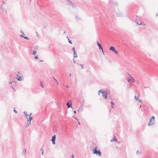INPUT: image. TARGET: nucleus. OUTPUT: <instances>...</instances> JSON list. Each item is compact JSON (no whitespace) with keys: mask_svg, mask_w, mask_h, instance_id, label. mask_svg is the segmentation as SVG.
I'll return each mask as SVG.
<instances>
[{"mask_svg":"<svg viewBox=\"0 0 158 158\" xmlns=\"http://www.w3.org/2000/svg\"><path fill=\"white\" fill-rule=\"evenodd\" d=\"M97 147H95L93 150L92 154H96L97 155L100 156L101 155V152L99 150L97 149Z\"/></svg>","mask_w":158,"mask_h":158,"instance_id":"nucleus-1","label":"nucleus"},{"mask_svg":"<svg viewBox=\"0 0 158 158\" xmlns=\"http://www.w3.org/2000/svg\"><path fill=\"white\" fill-rule=\"evenodd\" d=\"M155 122V117L153 116H152L150 119L149 122L148 123V125L151 126L154 124Z\"/></svg>","mask_w":158,"mask_h":158,"instance_id":"nucleus-2","label":"nucleus"},{"mask_svg":"<svg viewBox=\"0 0 158 158\" xmlns=\"http://www.w3.org/2000/svg\"><path fill=\"white\" fill-rule=\"evenodd\" d=\"M110 50L112 51L116 54H118V51L115 49V48L113 46H111V47H110Z\"/></svg>","mask_w":158,"mask_h":158,"instance_id":"nucleus-3","label":"nucleus"},{"mask_svg":"<svg viewBox=\"0 0 158 158\" xmlns=\"http://www.w3.org/2000/svg\"><path fill=\"white\" fill-rule=\"evenodd\" d=\"M56 139V135H53L52 137V138L51 140L52 141V143L53 145H55L56 144L55 140Z\"/></svg>","mask_w":158,"mask_h":158,"instance_id":"nucleus-4","label":"nucleus"},{"mask_svg":"<svg viewBox=\"0 0 158 158\" xmlns=\"http://www.w3.org/2000/svg\"><path fill=\"white\" fill-rule=\"evenodd\" d=\"M115 5L116 6H118V4L117 3L116 1L113 2L112 1H110L109 3V5L110 6H112L113 5Z\"/></svg>","mask_w":158,"mask_h":158,"instance_id":"nucleus-5","label":"nucleus"},{"mask_svg":"<svg viewBox=\"0 0 158 158\" xmlns=\"http://www.w3.org/2000/svg\"><path fill=\"white\" fill-rule=\"evenodd\" d=\"M102 96L104 97V99H106L107 98V93H106L105 91H104V93H102Z\"/></svg>","mask_w":158,"mask_h":158,"instance_id":"nucleus-6","label":"nucleus"},{"mask_svg":"<svg viewBox=\"0 0 158 158\" xmlns=\"http://www.w3.org/2000/svg\"><path fill=\"white\" fill-rule=\"evenodd\" d=\"M127 82L130 83L134 82V79L133 77H131L130 79H128L127 80Z\"/></svg>","mask_w":158,"mask_h":158,"instance_id":"nucleus-7","label":"nucleus"},{"mask_svg":"<svg viewBox=\"0 0 158 158\" xmlns=\"http://www.w3.org/2000/svg\"><path fill=\"white\" fill-rule=\"evenodd\" d=\"M20 74L21 75V76H19L18 75H17V77H18L17 78V80L19 81H21L22 80V76L21 74Z\"/></svg>","mask_w":158,"mask_h":158,"instance_id":"nucleus-8","label":"nucleus"},{"mask_svg":"<svg viewBox=\"0 0 158 158\" xmlns=\"http://www.w3.org/2000/svg\"><path fill=\"white\" fill-rule=\"evenodd\" d=\"M97 44L98 46V48L100 49H102V48L101 45L99 44V41L98 40L97 41Z\"/></svg>","mask_w":158,"mask_h":158,"instance_id":"nucleus-9","label":"nucleus"},{"mask_svg":"<svg viewBox=\"0 0 158 158\" xmlns=\"http://www.w3.org/2000/svg\"><path fill=\"white\" fill-rule=\"evenodd\" d=\"M117 15L118 16L121 17L122 16L123 14L122 12H119L117 14Z\"/></svg>","mask_w":158,"mask_h":158,"instance_id":"nucleus-10","label":"nucleus"},{"mask_svg":"<svg viewBox=\"0 0 158 158\" xmlns=\"http://www.w3.org/2000/svg\"><path fill=\"white\" fill-rule=\"evenodd\" d=\"M83 109V105L82 104H81V106L79 107V108L78 109V110L77 111V112H78L80 110H82Z\"/></svg>","mask_w":158,"mask_h":158,"instance_id":"nucleus-11","label":"nucleus"},{"mask_svg":"<svg viewBox=\"0 0 158 158\" xmlns=\"http://www.w3.org/2000/svg\"><path fill=\"white\" fill-rule=\"evenodd\" d=\"M32 119V118L31 116H29V117L27 119V122H29L31 121Z\"/></svg>","mask_w":158,"mask_h":158,"instance_id":"nucleus-12","label":"nucleus"},{"mask_svg":"<svg viewBox=\"0 0 158 158\" xmlns=\"http://www.w3.org/2000/svg\"><path fill=\"white\" fill-rule=\"evenodd\" d=\"M66 105L68 108H69L70 107L73 108L71 104H70L68 103H67Z\"/></svg>","mask_w":158,"mask_h":158,"instance_id":"nucleus-13","label":"nucleus"},{"mask_svg":"<svg viewBox=\"0 0 158 158\" xmlns=\"http://www.w3.org/2000/svg\"><path fill=\"white\" fill-rule=\"evenodd\" d=\"M23 113L25 115H26V116L25 117V118H27L28 116V115L27 114V113L25 111H24L23 112Z\"/></svg>","mask_w":158,"mask_h":158,"instance_id":"nucleus-14","label":"nucleus"},{"mask_svg":"<svg viewBox=\"0 0 158 158\" xmlns=\"http://www.w3.org/2000/svg\"><path fill=\"white\" fill-rule=\"evenodd\" d=\"M104 93V91H103L102 89L99 90L98 91V95H100V93H102H102Z\"/></svg>","mask_w":158,"mask_h":158,"instance_id":"nucleus-15","label":"nucleus"},{"mask_svg":"<svg viewBox=\"0 0 158 158\" xmlns=\"http://www.w3.org/2000/svg\"><path fill=\"white\" fill-rule=\"evenodd\" d=\"M53 79H54V80L56 82L57 85H58L59 84V83L57 80L54 77H53Z\"/></svg>","mask_w":158,"mask_h":158,"instance_id":"nucleus-16","label":"nucleus"},{"mask_svg":"<svg viewBox=\"0 0 158 158\" xmlns=\"http://www.w3.org/2000/svg\"><path fill=\"white\" fill-rule=\"evenodd\" d=\"M66 1L67 3L69 5H70L72 3V2H71L70 0H67Z\"/></svg>","mask_w":158,"mask_h":158,"instance_id":"nucleus-17","label":"nucleus"},{"mask_svg":"<svg viewBox=\"0 0 158 158\" xmlns=\"http://www.w3.org/2000/svg\"><path fill=\"white\" fill-rule=\"evenodd\" d=\"M114 138H113L112 139L110 140V141L113 142L115 140H117L115 136H114Z\"/></svg>","mask_w":158,"mask_h":158,"instance_id":"nucleus-18","label":"nucleus"},{"mask_svg":"<svg viewBox=\"0 0 158 158\" xmlns=\"http://www.w3.org/2000/svg\"><path fill=\"white\" fill-rule=\"evenodd\" d=\"M24 150L22 153V154L23 155H25L26 154V149H24Z\"/></svg>","mask_w":158,"mask_h":158,"instance_id":"nucleus-19","label":"nucleus"},{"mask_svg":"<svg viewBox=\"0 0 158 158\" xmlns=\"http://www.w3.org/2000/svg\"><path fill=\"white\" fill-rule=\"evenodd\" d=\"M39 49V47L37 45H36L35 46V47L34 48V50H38Z\"/></svg>","mask_w":158,"mask_h":158,"instance_id":"nucleus-20","label":"nucleus"},{"mask_svg":"<svg viewBox=\"0 0 158 158\" xmlns=\"http://www.w3.org/2000/svg\"><path fill=\"white\" fill-rule=\"evenodd\" d=\"M75 18L78 20H81V18L80 17H79L77 15L76 16Z\"/></svg>","mask_w":158,"mask_h":158,"instance_id":"nucleus-21","label":"nucleus"},{"mask_svg":"<svg viewBox=\"0 0 158 158\" xmlns=\"http://www.w3.org/2000/svg\"><path fill=\"white\" fill-rule=\"evenodd\" d=\"M110 103L111 105L112 108H113V106L114 105V103L112 101H111L110 102Z\"/></svg>","mask_w":158,"mask_h":158,"instance_id":"nucleus-22","label":"nucleus"},{"mask_svg":"<svg viewBox=\"0 0 158 158\" xmlns=\"http://www.w3.org/2000/svg\"><path fill=\"white\" fill-rule=\"evenodd\" d=\"M31 124V122H27V123L26 124L25 126L26 127H27L29 126V125Z\"/></svg>","mask_w":158,"mask_h":158,"instance_id":"nucleus-23","label":"nucleus"},{"mask_svg":"<svg viewBox=\"0 0 158 158\" xmlns=\"http://www.w3.org/2000/svg\"><path fill=\"white\" fill-rule=\"evenodd\" d=\"M73 54H74V57H77V53L76 52H73Z\"/></svg>","mask_w":158,"mask_h":158,"instance_id":"nucleus-24","label":"nucleus"},{"mask_svg":"<svg viewBox=\"0 0 158 158\" xmlns=\"http://www.w3.org/2000/svg\"><path fill=\"white\" fill-rule=\"evenodd\" d=\"M70 5L73 8H76V6H75L74 5L73 2Z\"/></svg>","mask_w":158,"mask_h":158,"instance_id":"nucleus-25","label":"nucleus"},{"mask_svg":"<svg viewBox=\"0 0 158 158\" xmlns=\"http://www.w3.org/2000/svg\"><path fill=\"white\" fill-rule=\"evenodd\" d=\"M105 91V92L106 93H107V95L108 94H110V91L109 90H108V91Z\"/></svg>","mask_w":158,"mask_h":158,"instance_id":"nucleus-26","label":"nucleus"},{"mask_svg":"<svg viewBox=\"0 0 158 158\" xmlns=\"http://www.w3.org/2000/svg\"><path fill=\"white\" fill-rule=\"evenodd\" d=\"M139 95H138V97H136V96H135V99L136 100H138L139 99Z\"/></svg>","mask_w":158,"mask_h":158,"instance_id":"nucleus-27","label":"nucleus"},{"mask_svg":"<svg viewBox=\"0 0 158 158\" xmlns=\"http://www.w3.org/2000/svg\"><path fill=\"white\" fill-rule=\"evenodd\" d=\"M40 84L41 86L42 87L44 88V86L43 85V82L41 81H40Z\"/></svg>","mask_w":158,"mask_h":158,"instance_id":"nucleus-28","label":"nucleus"},{"mask_svg":"<svg viewBox=\"0 0 158 158\" xmlns=\"http://www.w3.org/2000/svg\"><path fill=\"white\" fill-rule=\"evenodd\" d=\"M37 53V51H34L32 53V54L34 55H35L36 54V53Z\"/></svg>","mask_w":158,"mask_h":158,"instance_id":"nucleus-29","label":"nucleus"},{"mask_svg":"<svg viewBox=\"0 0 158 158\" xmlns=\"http://www.w3.org/2000/svg\"><path fill=\"white\" fill-rule=\"evenodd\" d=\"M23 38L26 39V40H29V38L27 37V36H24V37H23Z\"/></svg>","mask_w":158,"mask_h":158,"instance_id":"nucleus-30","label":"nucleus"},{"mask_svg":"<svg viewBox=\"0 0 158 158\" xmlns=\"http://www.w3.org/2000/svg\"><path fill=\"white\" fill-rule=\"evenodd\" d=\"M68 42H69L71 44H72V41L71 40H70L69 38H68Z\"/></svg>","mask_w":158,"mask_h":158,"instance_id":"nucleus-31","label":"nucleus"},{"mask_svg":"<svg viewBox=\"0 0 158 158\" xmlns=\"http://www.w3.org/2000/svg\"><path fill=\"white\" fill-rule=\"evenodd\" d=\"M80 65L81 66V68L82 69H83L84 67H83V64H80Z\"/></svg>","mask_w":158,"mask_h":158,"instance_id":"nucleus-32","label":"nucleus"},{"mask_svg":"<svg viewBox=\"0 0 158 158\" xmlns=\"http://www.w3.org/2000/svg\"><path fill=\"white\" fill-rule=\"evenodd\" d=\"M34 58H35V60L38 59H39L38 56H35L34 57Z\"/></svg>","mask_w":158,"mask_h":158,"instance_id":"nucleus-33","label":"nucleus"},{"mask_svg":"<svg viewBox=\"0 0 158 158\" xmlns=\"http://www.w3.org/2000/svg\"><path fill=\"white\" fill-rule=\"evenodd\" d=\"M141 153V152L140 151H139V150H137L136 152V154H139Z\"/></svg>","mask_w":158,"mask_h":158,"instance_id":"nucleus-34","label":"nucleus"},{"mask_svg":"<svg viewBox=\"0 0 158 158\" xmlns=\"http://www.w3.org/2000/svg\"><path fill=\"white\" fill-rule=\"evenodd\" d=\"M138 102H140V103H142L143 102L142 101V100L141 99H138Z\"/></svg>","mask_w":158,"mask_h":158,"instance_id":"nucleus-35","label":"nucleus"},{"mask_svg":"<svg viewBox=\"0 0 158 158\" xmlns=\"http://www.w3.org/2000/svg\"><path fill=\"white\" fill-rule=\"evenodd\" d=\"M101 49L102 50V52L103 54L104 55H105V53H104V50H103V48H102V49Z\"/></svg>","mask_w":158,"mask_h":158,"instance_id":"nucleus-36","label":"nucleus"},{"mask_svg":"<svg viewBox=\"0 0 158 158\" xmlns=\"http://www.w3.org/2000/svg\"><path fill=\"white\" fill-rule=\"evenodd\" d=\"M72 50L73 51V52H75V48L74 47H73L72 48Z\"/></svg>","mask_w":158,"mask_h":158,"instance_id":"nucleus-37","label":"nucleus"},{"mask_svg":"<svg viewBox=\"0 0 158 158\" xmlns=\"http://www.w3.org/2000/svg\"><path fill=\"white\" fill-rule=\"evenodd\" d=\"M20 32L23 35H25V34H24L22 30L20 31Z\"/></svg>","mask_w":158,"mask_h":158,"instance_id":"nucleus-38","label":"nucleus"},{"mask_svg":"<svg viewBox=\"0 0 158 158\" xmlns=\"http://www.w3.org/2000/svg\"><path fill=\"white\" fill-rule=\"evenodd\" d=\"M15 109V108H14V111L15 113H17V111Z\"/></svg>","mask_w":158,"mask_h":158,"instance_id":"nucleus-39","label":"nucleus"},{"mask_svg":"<svg viewBox=\"0 0 158 158\" xmlns=\"http://www.w3.org/2000/svg\"><path fill=\"white\" fill-rule=\"evenodd\" d=\"M20 37L21 38H23V37H24V36L23 35H20Z\"/></svg>","mask_w":158,"mask_h":158,"instance_id":"nucleus-40","label":"nucleus"},{"mask_svg":"<svg viewBox=\"0 0 158 158\" xmlns=\"http://www.w3.org/2000/svg\"><path fill=\"white\" fill-rule=\"evenodd\" d=\"M136 23H137L138 25H140L142 24V22H141V23H140V24H139V23L138 22H137Z\"/></svg>","mask_w":158,"mask_h":158,"instance_id":"nucleus-41","label":"nucleus"},{"mask_svg":"<svg viewBox=\"0 0 158 158\" xmlns=\"http://www.w3.org/2000/svg\"><path fill=\"white\" fill-rule=\"evenodd\" d=\"M71 158H74V156L73 155H72Z\"/></svg>","mask_w":158,"mask_h":158,"instance_id":"nucleus-42","label":"nucleus"},{"mask_svg":"<svg viewBox=\"0 0 158 158\" xmlns=\"http://www.w3.org/2000/svg\"><path fill=\"white\" fill-rule=\"evenodd\" d=\"M73 62H74V63H76V60H75L73 59Z\"/></svg>","mask_w":158,"mask_h":158,"instance_id":"nucleus-43","label":"nucleus"},{"mask_svg":"<svg viewBox=\"0 0 158 158\" xmlns=\"http://www.w3.org/2000/svg\"><path fill=\"white\" fill-rule=\"evenodd\" d=\"M73 117L74 118H75V119H76L77 121H78V119L76 118L75 117Z\"/></svg>","mask_w":158,"mask_h":158,"instance_id":"nucleus-44","label":"nucleus"},{"mask_svg":"<svg viewBox=\"0 0 158 158\" xmlns=\"http://www.w3.org/2000/svg\"><path fill=\"white\" fill-rule=\"evenodd\" d=\"M66 88H69V86L68 85H66Z\"/></svg>","mask_w":158,"mask_h":158,"instance_id":"nucleus-45","label":"nucleus"},{"mask_svg":"<svg viewBox=\"0 0 158 158\" xmlns=\"http://www.w3.org/2000/svg\"><path fill=\"white\" fill-rule=\"evenodd\" d=\"M3 3L4 4H6V2H3Z\"/></svg>","mask_w":158,"mask_h":158,"instance_id":"nucleus-46","label":"nucleus"},{"mask_svg":"<svg viewBox=\"0 0 158 158\" xmlns=\"http://www.w3.org/2000/svg\"><path fill=\"white\" fill-rule=\"evenodd\" d=\"M73 112L75 113V114H76L77 112H76V110H74L73 111Z\"/></svg>","mask_w":158,"mask_h":158,"instance_id":"nucleus-47","label":"nucleus"},{"mask_svg":"<svg viewBox=\"0 0 158 158\" xmlns=\"http://www.w3.org/2000/svg\"><path fill=\"white\" fill-rule=\"evenodd\" d=\"M12 82L11 81H10V82H9V83L10 84H12Z\"/></svg>","mask_w":158,"mask_h":158,"instance_id":"nucleus-48","label":"nucleus"},{"mask_svg":"<svg viewBox=\"0 0 158 158\" xmlns=\"http://www.w3.org/2000/svg\"><path fill=\"white\" fill-rule=\"evenodd\" d=\"M40 150H41V151H42H42H44V150H43V149H42V148H41V149H40Z\"/></svg>","mask_w":158,"mask_h":158,"instance_id":"nucleus-49","label":"nucleus"},{"mask_svg":"<svg viewBox=\"0 0 158 158\" xmlns=\"http://www.w3.org/2000/svg\"><path fill=\"white\" fill-rule=\"evenodd\" d=\"M44 152L43 151H42V155H43V154H44Z\"/></svg>","mask_w":158,"mask_h":158,"instance_id":"nucleus-50","label":"nucleus"},{"mask_svg":"<svg viewBox=\"0 0 158 158\" xmlns=\"http://www.w3.org/2000/svg\"><path fill=\"white\" fill-rule=\"evenodd\" d=\"M78 121V124L80 125V122H79L78 121Z\"/></svg>","mask_w":158,"mask_h":158,"instance_id":"nucleus-51","label":"nucleus"},{"mask_svg":"<svg viewBox=\"0 0 158 158\" xmlns=\"http://www.w3.org/2000/svg\"><path fill=\"white\" fill-rule=\"evenodd\" d=\"M39 61H40V62H43V60H39Z\"/></svg>","mask_w":158,"mask_h":158,"instance_id":"nucleus-52","label":"nucleus"},{"mask_svg":"<svg viewBox=\"0 0 158 158\" xmlns=\"http://www.w3.org/2000/svg\"><path fill=\"white\" fill-rule=\"evenodd\" d=\"M32 113H31L29 115V116H31V115L32 114Z\"/></svg>","mask_w":158,"mask_h":158,"instance_id":"nucleus-53","label":"nucleus"},{"mask_svg":"<svg viewBox=\"0 0 158 158\" xmlns=\"http://www.w3.org/2000/svg\"><path fill=\"white\" fill-rule=\"evenodd\" d=\"M17 73H18V74H20V73L19 71H17Z\"/></svg>","mask_w":158,"mask_h":158,"instance_id":"nucleus-54","label":"nucleus"},{"mask_svg":"<svg viewBox=\"0 0 158 158\" xmlns=\"http://www.w3.org/2000/svg\"><path fill=\"white\" fill-rule=\"evenodd\" d=\"M71 73L70 74V75H69V76L70 77H71Z\"/></svg>","mask_w":158,"mask_h":158,"instance_id":"nucleus-55","label":"nucleus"},{"mask_svg":"<svg viewBox=\"0 0 158 158\" xmlns=\"http://www.w3.org/2000/svg\"><path fill=\"white\" fill-rule=\"evenodd\" d=\"M36 36H37L38 37L39 36V35L37 34L36 35Z\"/></svg>","mask_w":158,"mask_h":158,"instance_id":"nucleus-56","label":"nucleus"},{"mask_svg":"<svg viewBox=\"0 0 158 158\" xmlns=\"http://www.w3.org/2000/svg\"><path fill=\"white\" fill-rule=\"evenodd\" d=\"M66 32V31H64V34Z\"/></svg>","mask_w":158,"mask_h":158,"instance_id":"nucleus-57","label":"nucleus"},{"mask_svg":"<svg viewBox=\"0 0 158 158\" xmlns=\"http://www.w3.org/2000/svg\"><path fill=\"white\" fill-rule=\"evenodd\" d=\"M66 38H67L68 39V38H69V37H68V36H67Z\"/></svg>","mask_w":158,"mask_h":158,"instance_id":"nucleus-58","label":"nucleus"},{"mask_svg":"<svg viewBox=\"0 0 158 158\" xmlns=\"http://www.w3.org/2000/svg\"><path fill=\"white\" fill-rule=\"evenodd\" d=\"M156 16H157V13L156 14Z\"/></svg>","mask_w":158,"mask_h":158,"instance_id":"nucleus-59","label":"nucleus"},{"mask_svg":"<svg viewBox=\"0 0 158 158\" xmlns=\"http://www.w3.org/2000/svg\"><path fill=\"white\" fill-rule=\"evenodd\" d=\"M45 27L46 26H45V27H44V28H45Z\"/></svg>","mask_w":158,"mask_h":158,"instance_id":"nucleus-60","label":"nucleus"}]
</instances>
